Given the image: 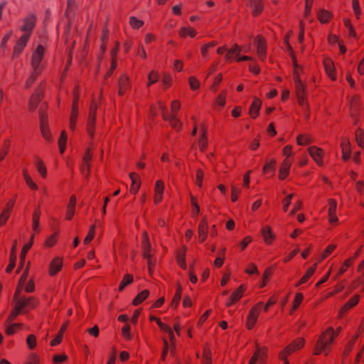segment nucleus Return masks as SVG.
Returning a JSON list of instances; mask_svg holds the SVG:
<instances>
[{
	"mask_svg": "<svg viewBox=\"0 0 364 364\" xmlns=\"http://www.w3.org/2000/svg\"><path fill=\"white\" fill-rule=\"evenodd\" d=\"M186 248L184 247L180 250L177 254V262L179 267L185 269L186 268Z\"/></svg>",
	"mask_w": 364,
	"mask_h": 364,
	"instance_id": "473e14b6",
	"label": "nucleus"
},
{
	"mask_svg": "<svg viewBox=\"0 0 364 364\" xmlns=\"http://www.w3.org/2000/svg\"><path fill=\"white\" fill-rule=\"evenodd\" d=\"M189 85L193 90H196L200 87V82L196 77L191 76L189 77Z\"/></svg>",
	"mask_w": 364,
	"mask_h": 364,
	"instance_id": "69168bd1",
	"label": "nucleus"
},
{
	"mask_svg": "<svg viewBox=\"0 0 364 364\" xmlns=\"http://www.w3.org/2000/svg\"><path fill=\"white\" fill-rule=\"evenodd\" d=\"M129 24L132 28L138 29L143 26L144 22L134 16H132L129 18Z\"/></svg>",
	"mask_w": 364,
	"mask_h": 364,
	"instance_id": "3c124183",
	"label": "nucleus"
},
{
	"mask_svg": "<svg viewBox=\"0 0 364 364\" xmlns=\"http://www.w3.org/2000/svg\"><path fill=\"white\" fill-rule=\"evenodd\" d=\"M328 218L330 223L333 224L338 221V218L336 215L337 203L334 199L328 200Z\"/></svg>",
	"mask_w": 364,
	"mask_h": 364,
	"instance_id": "aec40b11",
	"label": "nucleus"
},
{
	"mask_svg": "<svg viewBox=\"0 0 364 364\" xmlns=\"http://www.w3.org/2000/svg\"><path fill=\"white\" fill-rule=\"evenodd\" d=\"M33 238H34V235H33L31 237L29 242L24 245L21 250V255H20V266L18 267V268L16 271L17 273H18L20 272L21 268L23 266V264H24L25 259H26V255L28 251L29 250V249L33 245Z\"/></svg>",
	"mask_w": 364,
	"mask_h": 364,
	"instance_id": "a211bd4d",
	"label": "nucleus"
},
{
	"mask_svg": "<svg viewBox=\"0 0 364 364\" xmlns=\"http://www.w3.org/2000/svg\"><path fill=\"white\" fill-rule=\"evenodd\" d=\"M36 20L37 18L34 14H29L26 17L24 18L23 23L21 26L20 30L24 32V33H29V36L31 37L33 29L36 26Z\"/></svg>",
	"mask_w": 364,
	"mask_h": 364,
	"instance_id": "423d86ee",
	"label": "nucleus"
},
{
	"mask_svg": "<svg viewBox=\"0 0 364 364\" xmlns=\"http://www.w3.org/2000/svg\"><path fill=\"white\" fill-rule=\"evenodd\" d=\"M95 225H93L90 227L89 232L84 240V243L85 245H88L92 240V239L95 237Z\"/></svg>",
	"mask_w": 364,
	"mask_h": 364,
	"instance_id": "5fc2aeb1",
	"label": "nucleus"
},
{
	"mask_svg": "<svg viewBox=\"0 0 364 364\" xmlns=\"http://www.w3.org/2000/svg\"><path fill=\"white\" fill-rule=\"evenodd\" d=\"M41 132L43 137L48 141H52V136L48 128V125H45V127H41Z\"/></svg>",
	"mask_w": 364,
	"mask_h": 364,
	"instance_id": "09e8293b",
	"label": "nucleus"
},
{
	"mask_svg": "<svg viewBox=\"0 0 364 364\" xmlns=\"http://www.w3.org/2000/svg\"><path fill=\"white\" fill-rule=\"evenodd\" d=\"M296 97L306 96V86L302 82L301 78L297 74L294 76Z\"/></svg>",
	"mask_w": 364,
	"mask_h": 364,
	"instance_id": "dca6fc26",
	"label": "nucleus"
},
{
	"mask_svg": "<svg viewBox=\"0 0 364 364\" xmlns=\"http://www.w3.org/2000/svg\"><path fill=\"white\" fill-rule=\"evenodd\" d=\"M208 230V220L206 217H203L198 225L199 240L200 242H203L206 240Z\"/></svg>",
	"mask_w": 364,
	"mask_h": 364,
	"instance_id": "f8f14e48",
	"label": "nucleus"
},
{
	"mask_svg": "<svg viewBox=\"0 0 364 364\" xmlns=\"http://www.w3.org/2000/svg\"><path fill=\"white\" fill-rule=\"evenodd\" d=\"M30 38L29 33H23L16 42L14 48V55H18L21 53Z\"/></svg>",
	"mask_w": 364,
	"mask_h": 364,
	"instance_id": "9d476101",
	"label": "nucleus"
},
{
	"mask_svg": "<svg viewBox=\"0 0 364 364\" xmlns=\"http://www.w3.org/2000/svg\"><path fill=\"white\" fill-rule=\"evenodd\" d=\"M246 287L245 285L241 284L236 290H235L228 301H226L227 306H231L234 305L236 302H237L242 296L243 292L245 291Z\"/></svg>",
	"mask_w": 364,
	"mask_h": 364,
	"instance_id": "1a4fd4ad",
	"label": "nucleus"
},
{
	"mask_svg": "<svg viewBox=\"0 0 364 364\" xmlns=\"http://www.w3.org/2000/svg\"><path fill=\"white\" fill-rule=\"evenodd\" d=\"M23 175L27 186L33 190H36L38 188L37 185L32 181L31 176L26 169L23 170Z\"/></svg>",
	"mask_w": 364,
	"mask_h": 364,
	"instance_id": "a19ab883",
	"label": "nucleus"
},
{
	"mask_svg": "<svg viewBox=\"0 0 364 364\" xmlns=\"http://www.w3.org/2000/svg\"><path fill=\"white\" fill-rule=\"evenodd\" d=\"M191 205L193 206L192 215L193 217H196L200 212V208L194 196H191Z\"/></svg>",
	"mask_w": 364,
	"mask_h": 364,
	"instance_id": "bf43d9fd",
	"label": "nucleus"
},
{
	"mask_svg": "<svg viewBox=\"0 0 364 364\" xmlns=\"http://www.w3.org/2000/svg\"><path fill=\"white\" fill-rule=\"evenodd\" d=\"M264 350L258 348L251 358L249 364H263Z\"/></svg>",
	"mask_w": 364,
	"mask_h": 364,
	"instance_id": "b1692460",
	"label": "nucleus"
},
{
	"mask_svg": "<svg viewBox=\"0 0 364 364\" xmlns=\"http://www.w3.org/2000/svg\"><path fill=\"white\" fill-rule=\"evenodd\" d=\"M251 1V7L252 9V12L254 16L259 15L263 11L264 5L262 0H250Z\"/></svg>",
	"mask_w": 364,
	"mask_h": 364,
	"instance_id": "cd10ccee",
	"label": "nucleus"
},
{
	"mask_svg": "<svg viewBox=\"0 0 364 364\" xmlns=\"http://www.w3.org/2000/svg\"><path fill=\"white\" fill-rule=\"evenodd\" d=\"M299 145H306L311 143V138L307 135H299L296 139Z\"/></svg>",
	"mask_w": 364,
	"mask_h": 364,
	"instance_id": "6e6d98bb",
	"label": "nucleus"
},
{
	"mask_svg": "<svg viewBox=\"0 0 364 364\" xmlns=\"http://www.w3.org/2000/svg\"><path fill=\"white\" fill-rule=\"evenodd\" d=\"M16 248H17V240L14 241L13 247L11 250L10 257H9V264L6 268V272L7 273L11 272V271L14 269L16 265Z\"/></svg>",
	"mask_w": 364,
	"mask_h": 364,
	"instance_id": "2eb2a0df",
	"label": "nucleus"
},
{
	"mask_svg": "<svg viewBox=\"0 0 364 364\" xmlns=\"http://www.w3.org/2000/svg\"><path fill=\"white\" fill-rule=\"evenodd\" d=\"M67 142V134L65 131H63L60 134L58 139L59 149L61 154H63L65 149V145Z\"/></svg>",
	"mask_w": 364,
	"mask_h": 364,
	"instance_id": "58836bf2",
	"label": "nucleus"
},
{
	"mask_svg": "<svg viewBox=\"0 0 364 364\" xmlns=\"http://www.w3.org/2000/svg\"><path fill=\"white\" fill-rule=\"evenodd\" d=\"M118 86H119V90H118L119 95H120V96L124 95L126 93L127 90L130 87L129 77L125 75H122L119 79Z\"/></svg>",
	"mask_w": 364,
	"mask_h": 364,
	"instance_id": "f3484780",
	"label": "nucleus"
},
{
	"mask_svg": "<svg viewBox=\"0 0 364 364\" xmlns=\"http://www.w3.org/2000/svg\"><path fill=\"white\" fill-rule=\"evenodd\" d=\"M196 184L198 187H201L203 184V178L204 176V173L201 169H198L196 171Z\"/></svg>",
	"mask_w": 364,
	"mask_h": 364,
	"instance_id": "338daca9",
	"label": "nucleus"
},
{
	"mask_svg": "<svg viewBox=\"0 0 364 364\" xmlns=\"http://www.w3.org/2000/svg\"><path fill=\"white\" fill-rule=\"evenodd\" d=\"M77 115H78V97H75L74 98V100L73 102L72 111H71L70 118V128L72 130H74L75 129Z\"/></svg>",
	"mask_w": 364,
	"mask_h": 364,
	"instance_id": "9b49d317",
	"label": "nucleus"
},
{
	"mask_svg": "<svg viewBox=\"0 0 364 364\" xmlns=\"http://www.w3.org/2000/svg\"><path fill=\"white\" fill-rule=\"evenodd\" d=\"M352 7L355 15L357 18H359V16L361 14V11L360 9L359 0H353L352 1Z\"/></svg>",
	"mask_w": 364,
	"mask_h": 364,
	"instance_id": "0e129e2a",
	"label": "nucleus"
},
{
	"mask_svg": "<svg viewBox=\"0 0 364 364\" xmlns=\"http://www.w3.org/2000/svg\"><path fill=\"white\" fill-rule=\"evenodd\" d=\"M141 247L143 250V257H149L151 255V245L149 242V235L146 232H143Z\"/></svg>",
	"mask_w": 364,
	"mask_h": 364,
	"instance_id": "4468645a",
	"label": "nucleus"
},
{
	"mask_svg": "<svg viewBox=\"0 0 364 364\" xmlns=\"http://www.w3.org/2000/svg\"><path fill=\"white\" fill-rule=\"evenodd\" d=\"M317 264L315 263L313 266L307 269L304 275L301 278L299 282L296 284V287H299L301 284H305L309 278L314 274L316 269Z\"/></svg>",
	"mask_w": 364,
	"mask_h": 364,
	"instance_id": "a878e982",
	"label": "nucleus"
},
{
	"mask_svg": "<svg viewBox=\"0 0 364 364\" xmlns=\"http://www.w3.org/2000/svg\"><path fill=\"white\" fill-rule=\"evenodd\" d=\"M157 324L161 331H164L168 334L171 341L173 342L175 339V336L171 327L168 324L161 322L160 319H157Z\"/></svg>",
	"mask_w": 364,
	"mask_h": 364,
	"instance_id": "c85d7f7f",
	"label": "nucleus"
},
{
	"mask_svg": "<svg viewBox=\"0 0 364 364\" xmlns=\"http://www.w3.org/2000/svg\"><path fill=\"white\" fill-rule=\"evenodd\" d=\"M40 216H41V211H40L39 208H36L33 211L32 220H33V230L36 232H39L38 225H39Z\"/></svg>",
	"mask_w": 364,
	"mask_h": 364,
	"instance_id": "f704fd0d",
	"label": "nucleus"
},
{
	"mask_svg": "<svg viewBox=\"0 0 364 364\" xmlns=\"http://www.w3.org/2000/svg\"><path fill=\"white\" fill-rule=\"evenodd\" d=\"M45 53V49L42 45H38L36 49L32 54L31 58V66L33 70H36L38 72H42L43 65H41V61L43 58Z\"/></svg>",
	"mask_w": 364,
	"mask_h": 364,
	"instance_id": "f03ea898",
	"label": "nucleus"
},
{
	"mask_svg": "<svg viewBox=\"0 0 364 364\" xmlns=\"http://www.w3.org/2000/svg\"><path fill=\"white\" fill-rule=\"evenodd\" d=\"M336 245H329L327 246L321 255L320 261L323 260L327 257H328L336 249Z\"/></svg>",
	"mask_w": 364,
	"mask_h": 364,
	"instance_id": "864d4df0",
	"label": "nucleus"
},
{
	"mask_svg": "<svg viewBox=\"0 0 364 364\" xmlns=\"http://www.w3.org/2000/svg\"><path fill=\"white\" fill-rule=\"evenodd\" d=\"M255 43L259 58L262 61L264 60L267 55V46L264 39L260 36H257L255 40Z\"/></svg>",
	"mask_w": 364,
	"mask_h": 364,
	"instance_id": "6e6552de",
	"label": "nucleus"
},
{
	"mask_svg": "<svg viewBox=\"0 0 364 364\" xmlns=\"http://www.w3.org/2000/svg\"><path fill=\"white\" fill-rule=\"evenodd\" d=\"M41 73V72L33 70L31 75L29 76V77L28 78V80L26 82V85H25L26 87L29 88L34 83V82L36 81V80L40 75Z\"/></svg>",
	"mask_w": 364,
	"mask_h": 364,
	"instance_id": "c03bdc74",
	"label": "nucleus"
},
{
	"mask_svg": "<svg viewBox=\"0 0 364 364\" xmlns=\"http://www.w3.org/2000/svg\"><path fill=\"white\" fill-rule=\"evenodd\" d=\"M291 166V161L289 159H285L279 168V178L280 180H284L289 173V169Z\"/></svg>",
	"mask_w": 364,
	"mask_h": 364,
	"instance_id": "6ab92c4d",
	"label": "nucleus"
},
{
	"mask_svg": "<svg viewBox=\"0 0 364 364\" xmlns=\"http://www.w3.org/2000/svg\"><path fill=\"white\" fill-rule=\"evenodd\" d=\"M303 299H304V296H303L302 294H301V293L296 294L295 298L294 300V305H293V308H292L293 311L296 310L299 307V306L302 302Z\"/></svg>",
	"mask_w": 364,
	"mask_h": 364,
	"instance_id": "052dcab7",
	"label": "nucleus"
},
{
	"mask_svg": "<svg viewBox=\"0 0 364 364\" xmlns=\"http://www.w3.org/2000/svg\"><path fill=\"white\" fill-rule=\"evenodd\" d=\"M358 335H355L348 343V345L346 346L344 350H343V357L344 358H346L348 357V355L350 354V353L351 352L355 343V341L358 338Z\"/></svg>",
	"mask_w": 364,
	"mask_h": 364,
	"instance_id": "37998d69",
	"label": "nucleus"
},
{
	"mask_svg": "<svg viewBox=\"0 0 364 364\" xmlns=\"http://www.w3.org/2000/svg\"><path fill=\"white\" fill-rule=\"evenodd\" d=\"M91 159H92V154L90 151V149H87L86 152L84 154L83 159H82L83 164H86L87 175L90 174V161H91Z\"/></svg>",
	"mask_w": 364,
	"mask_h": 364,
	"instance_id": "a18cd8bd",
	"label": "nucleus"
},
{
	"mask_svg": "<svg viewBox=\"0 0 364 364\" xmlns=\"http://www.w3.org/2000/svg\"><path fill=\"white\" fill-rule=\"evenodd\" d=\"M160 109L161 111L163 119L166 121H168L170 125L176 130H180L182 126L181 122L178 119V116L176 114H169L167 112L166 107L162 104L160 105Z\"/></svg>",
	"mask_w": 364,
	"mask_h": 364,
	"instance_id": "20e7f679",
	"label": "nucleus"
},
{
	"mask_svg": "<svg viewBox=\"0 0 364 364\" xmlns=\"http://www.w3.org/2000/svg\"><path fill=\"white\" fill-rule=\"evenodd\" d=\"M23 313L21 309L18 306V305L16 304L14 308L10 313L9 317H8V321L11 322L12 321L15 320L17 316Z\"/></svg>",
	"mask_w": 364,
	"mask_h": 364,
	"instance_id": "8fccbe9b",
	"label": "nucleus"
},
{
	"mask_svg": "<svg viewBox=\"0 0 364 364\" xmlns=\"http://www.w3.org/2000/svg\"><path fill=\"white\" fill-rule=\"evenodd\" d=\"M133 282V277L131 274H127L124 276L119 287V291H122L127 285Z\"/></svg>",
	"mask_w": 364,
	"mask_h": 364,
	"instance_id": "79ce46f5",
	"label": "nucleus"
},
{
	"mask_svg": "<svg viewBox=\"0 0 364 364\" xmlns=\"http://www.w3.org/2000/svg\"><path fill=\"white\" fill-rule=\"evenodd\" d=\"M182 294V287L181 284L178 283L177 285V289L175 295L173 297L172 301H171V306L173 308H176L179 304V301L181 300Z\"/></svg>",
	"mask_w": 364,
	"mask_h": 364,
	"instance_id": "c9c22d12",
	"label": "nucleus"
},
{
	"mask_svg": "<svg viewBox=\"0 0 364 364\" xmlns=\"http://www.w3.org/2000/svg\"><path fill=\"white\" fill-rule=\"evenodd\" d=\"M96 118L94 115L88 117L87 122V132L90 136L92 139L95 134Z\"/></svg>",
	"mask_w": 364,
	"mask_h": 364,
	"instance_id": "c756f323",
	"label": "nucleus"
},
{
	"mask_svg": "<svg viewBox=\"0 0 364 364\" xmlns=\"http://www.w3.org/2000/svg\"><path fill=\"white\" fill-rule=\"evenodd\" d=\"M206 130L204 127H202V134L198 140V146L201 151H204L208 146V139L206 136Z\"/></svg>",
	"mask_w": 364,
	"mask_h": 364,
	"instance_id": "2f4dec72",
	"label": "nucleus"
},
{
	"mask_svg": "<svg viewBox=\"0 0 364 364\" xmlns=\"http://www.w3.org/2000/svg\"><path fill=\"white\" fill-rule=\"evenodd\" d=\"M343 23H344L346 28L348 30V36L352 38H355L356 33L353 28V26L350 23V19H348V18L344 19Z\"/></svg>",
	"mask_w": 364,
	"mask_h": 364,
	"instance_id": "603ef678",
	"label": "nucleus"
},
{
	"mask_svg": "<svg viewBox=\"0 0 364 364\" xmlns=\"http://www.w3.org/2000/svg\"><path fill=\"white\" fill-rule=\"evenodd\" d=\"M341 328L339 327L336 329V332H335L332 327L328 328L319 337L314 348V355H319L322 351H324L325 354L327 355L326 350L333 342V340L341 332Z\"/></svg>",
	"mask_w": 364,
	"mask_h": 364,
	"instance_id": "f257e3e1",
	"label": "nucleus"
},
{
	"mask_svg": "<svg viewBox=\"0 0 364 364\" xmlns=\"http://www.w3.org/2000/svg\"><path fill=\"white\" fill-rule=\"evenodd\" d=\"M42 93V90L38 89L36 90V92L31 97L28 104L30 110L33 111L37 107L38 102L41 100Z\"/></svg>",
	"mask_w": 364,
	"mask_h": 364,
	"instance_id": "412c9836",
	"label": "nucleus"
},
{
	"mask_svg": "<svg viewBox=\"0 0 364 364\" xmlns=\"http://www.w3.org/2000/svg\"><path fill=\"white\" fill-rule=\"evenodd\" d=\"M242 50V48L237 44H235L230 50H228L225 58L227 60H231L232 59V55H234L235 58H237L240 54Z\"/></svg>",
	"mask_w": 364,
	"mask_h": 364,
	"instance_id": "7c9ffc66",
	"label": "nucleus"
},
{
	"mask_svg": "<svg viewBox=\"0 0 364 364\" xmlns=\"http://www.w3.org/2000/svg\"><path fill=\"white\" fill-rule=\"evenodd\" d=\"M330 18L331 14L326 10H321L318 14V18L321 23H327Z\"/></svg>",
	"mask_w": 364,
	"mask_h": 364,
	"instance_id": "49530a36",
	"label": "nucleus"
},
{
	"mask_svg": "<svg viewBox=\"0 0 364 364\" xmlns=\"http://www.w3.org/2000/svg\"><path fill=\"white\" fill-rule=\"evenodd\" d=\"M149 291L146 289L141 291L138 295L134 299L133 304L134 306H137L144 301L149 296Z\"/></svg>",
	"mask_w": 364,
	"mask_h": 364,
	"instance_id": "e433bc0d",
	"label": "nucleus"
},
{
	"mask_svg": "<svg viewBox=\"0 0 364 364\" xmlns=\"http://www.w3.org/2000/svg\"><path fill=\"white\" fill-rule=\"evenodd\" d=\"M262 235L266 244H271L274 240V235L272 233V228L266 225L262 229Z\"/></svg>",
	"mask_w": 364,
	"mask_h": 364,
	"instance_id": "4be33fe9",
	"label": "nucleus"
},
{
	"mask_svg": "<svg viewBox=\"0 0 364 364\" xmlns=\"http://www.w3.org/2000/svg\"><path fill=\"white\" fill-rule=\"evenodd\" d=\"M262 306V302H259L250 309L246 321V326L249 330L252 329L256 323Z\"/></svg>",
	"mask_w": 364,
	"mask_h": 364,
	"instance_id": "39448f33",
	"label": "nucleus"
},
{
	"mask_svg": "<svg viewBox=\"0 0 364 364\" xmlns=\"http://www.w3.org/2000/svg\"><path fill=\"white\" fill-rule=\"evenodd\" d=\"M304 340L299 338L294 341L289 346L279 353L280 359H284L285 356L292 353L296 350L301 349L304 346Z\"/></svg>",
	"mask_w": 364,
	"mask_h": 364,
	"instance_id": "0eeeda50",
	"label": "nucleus"
},
{
	"mask_svg": "<svg viewBox=\"0 0 364 364\" xmlns=\"http://www.w3.org/2000/svg\"><path fill=\"white\" fill-rule=\"evenodd\" d=\"M309 153L318 166H321L323 165L322 157L323 153L321 149L311 146L309 148Z\"/></svg>",
	"mask_w": 364,
	"mask_h": 364,
	"instance_id": "ddd939ff",
	"label": "nucleus"
},
{
	"mask_svg": "<svg viewBox=\"0 0 364 364\" xmlns=\"http://www.w3.org/2000/svg\"><path fill=\"white\" fill-rule=\"evenodd\" d=\"M226 93L225 90H223L216 98V103L222 107L225 105Z\"/></svg>",
	"mask_w": 364,
	"mask_h": 364,
	"instance_id": "4d7b16f0",
	"label": "nucleus"
},
{
	"mask_svg": "<svg viewBox=\"0 0 364 364\" xmlns=\"http://www.w3.org/2000/svg\"><path fill=\"white\" fill-rule=\"evenodd\" d=\"M324 68H325L326 73L329 76V77L331 80H335L336 78V71H335V68H334L333 62L330 60H325L324 61Z\"/></svg>",
	"mask_w": 364,
	"mask_h": 364,
	"instance_id": "bb28decb",
	"label": "nucleus"
},
{
	"mask_svg": "<svg viewBox=\"0 0 364 364\" xmlns=\"http://www.w3.org/2000/svg\"><path fill=\"white\" fill-rule=\"evenodd\" d=\"M62 267V259L60 257H55L50 263L49 274L50 276H54L60 269Z\"/></svg>",
	"mask_w": 364,
	"mask_h": 364,
	"instance_id": "5701e85b",
	"label": "nucleus"
},
{
	"mask_svg": "<svg viewBox=\"0 0 364 364\" xmlns=\"http://www.w3.org/2000/svg\"><path fill=\"white\" fill-rule=\"evenodd\" d=\"M275 164L276 161L274 159H272L268 163H266L263 168L264 173H267L270 171H273L274 170Z\"/></svg>",
	"mask_w": 364,
	"mask_h": 364,
	"instance_id": "680f3d73",
	"label": "nucleus"
},
{
	"mask_svg": "<svg viewBox=\"0 0 364 364\" xmlns=\"http://www.w3.org/2000/svg\"><path fill=\"white\" fill-rule=\"evenodd\" d=\"M179 34L182 38H186L187 36L193 38L196 35V31L193 28L190 27H183L181 28Z\"/></svg>",
	"mask_w": 364,
	"mask_h": 364,
	"instance_id": "4c0bfd02",
	"label": "nucleus"
},
{
	"mask_svg": "<svg viewBox=\"0 0 364 364\" xmlns=\"http://www.w3.org/2000/svg\"><path fill=\"white\" fill-rule=\"evenodd\" d=\"M261 105V100L255 97L250 108V114L253 119L258 116Z\"/></svg>",
	"mask_w": 364,
	"mask_h": 364,
	"instance_id": "393cba45",
	"label": "nucleus"
},
{
	"mask_svg": "<svg viewBox=\"0 0 364 364\" xmlns=\"http://www.w3.org/2000/svg\"><path fill=\"white\" fill-rule=\"evenodd\" d=\"M353 259L351 258L346 259L338 271V275L343 274L347 270V269L351 265Z\"/></svg>",
	"mask_w": 364,
	"mask_h": 364,
	"instance_id": "e2e57ef3",
	"label": "nucleus"
},
{
	"mask_svg": "<svg viewBox=\"0 0 364 364\" xmlns=\"http://www.w3.org/2000/svg\"><path fill=\"white\" fill-rule=\"evenodd\" d=\"M217 45L215 41H211L208 43L203 44L200 48V53L202 56L208 60L209 50Z\"/></svg>",
	"mask_w": 364,
	"mask_h": 364,
	"instance_id": "72a5a7b5",
	"label": "nucleus"
},
{
	"mask_svg": "<svg viewBox=\"0 0 364 364\" xmlns=\"http://www.w3.org/2000/svg\"><path fill=\"white\" fill-rule=\"evenodd\" d=\"M359 301V296L355 295L342 307L343 311H348L352 307L355 306Z\"/></svg>",
	"mask_w": 364,
	"mask_h": 364,
	"instance_id": "ea45409f",
	"label": "nucleus"
},
{
	"mask_svg": "<svg viewBox=\"0 0 364 364\" xmlns=\"http://www.w3.org/2000/svg\"><path fill=\"white\" fill-rule=\"evenodd\" d=\"M36 167H37L38 171L41 173L42 177H46V168L43 162L41 160H40V159L37 160V161H36Z\"/></svg>",
	"mask_w": 364,
	"mask_h": 364,
	"instance_id": "13d9d810",
	"label": "nucleus"
},
{
	"mask_svg": "<svg viewBox=\"0 0 364 364\" xmlns=\"http://www.w3.org/2000/svg\"><path fill=\"white\" fill-rule=\"evenodd\" d=\"M355 139L358 146L364 149V134L361 129H358L356 131Z\"/></svg>",
	"mask_w": 364,
	"mask_h": 364,
	"instance_id": "de8ad7c7",
	"label": "nucleus"
},
{
	"mask_svg": "<svg viewBox=\"0 0 364 364\" xmlns=\"http://www.w3.org/2000/svg\"><path fill=\"white\" fill-rule=\"evenodd\" d=\"M26 343L29 348L33 349L36 346V336L33 334L29 335L27 337Z\"/></svg>",
	"mask_w": 364,
	"mask_h": 364,
	"instance_id": "774afa93",
	"label": "nucleus"
},
{
	"mask_svg": "<svg viewBox=\"0 0 364 364\" xmlns=\"http://www.w3.org/2000/svg\"><path fill=\"white\" fill-rule=\"evenodd\" d=\"M23 312L34 309L38 304V299L33 296H22L16 303Z\"/></svg>",
	"mask_w": 364,
	"mask_h": 364,
	"instance_id": "7ed1b4c3",
	"label": "nucleus"
}]
</instances>
